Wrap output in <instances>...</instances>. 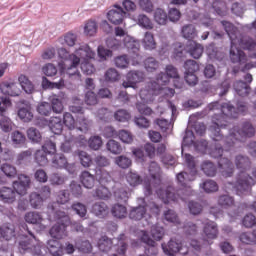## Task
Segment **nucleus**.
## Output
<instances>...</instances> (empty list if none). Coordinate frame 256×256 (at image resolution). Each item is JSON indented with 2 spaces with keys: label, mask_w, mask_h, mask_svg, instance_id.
I'll return each instance as SVG.
<instances>
[{
  "label": "nucleus",
  "mask_w": 256,
  "mask_h": 256,
  "mask_svg": "<svg viewBox=\"0 0 256 256\" xmlns=\"http://www.w3.org/2000/svg\"><path fill=\"white\" fill-rule=\"evenodd\" d=\"M80 182L86 189H93L95 187V176L89 171H83L80 174Z\"/></svg>",
  "instance_id": "obj_32"
},
{
  "label": "nucleus",
  "mask_w": 256,
  "mask_h": 256,
  "mask_svg": "<svg viewBox=\"0 0 256 256\" xmlns=\"http://www.w3.org/2000/svg\"><path fill=\"white\" fill-rule=\"evenodd\" d=\"M97 247L102 253H109V251H111V248L113 247V240H111L107 236H102L98 240Z\"/></svg>",
  "instance_id": "obj_36"
},
{
  "label": "nucleus",
  "mask_w": 256,
  "mask_h": 256,
  "mask_svg": "<svg viewBox=\"0 0 256 256\" xmlns=\"http://www.w3.org/2000/svg\"><path fill=\"white\" fill-rule=\"evenodd\" d=\"M116 37H124L123 41H119L115 38H109L106 40L107 47L110 49H127L128 53H130L132 59H136L137 62L141 61V55L139 54V42L133 40L130 36H125V30L121 27L115 28Z\"/></svg>",
  "instance_id": "obj_6"
},
{
  "label": "nucleus",
  "mask_w": 256,
  "mask_h": 256,
  "mask_svg": "<svg viewBox=\"0 0 256 256\" xmlns=\"http://www.w3.org/2000/svg\"><path fill=\"white\" fill-rule=\"evenodd\" d=\"M52 167L55 169H63L67 167V158L63 154H55L52 157Z\"/></svg>",
  "instance_id": "obj_42"
},
{
  "label": "nucleus",
  "mask_w": 256,
  "mask_h": 256,
  "mask_svg": "<svg viewBox=\"0 0 256 256\" xmlns=\"http://www.w3.org/2000/svg\"><path fill=\"white\" fill-rule=\"evenodd\" d=\"M94 197H97V199H109V197H111V192L109 191V188L99 186L95 189Z\"/></svg>",
  "instance_id": "obj_64"
},
{
  "label": "nucleus",
  "mask_w": 256,
  "mask_h": 256,
  "mask_svg": "<svg viewBox=\"0 0 256 256\" xmlns=\"http://www.w3.org/2000/svg\"><path fill=\"white\" fill-rule=\"evenodd\" d=\"M97 22L95 20H88L84 24V34L87 35V37H93L97 34Z\"/></svg>",
  "instance_id": "obj_45"
},
{
  "label": "nucleus",
  "mask_w": 256,
  "mask_h": 256,
  "mask_svg": "<svg viewBox=\"0 0 256 256\" xmlns=\"http://www.w3.org/2000/svg\"><path fill=\"white\" fill-rule=\"evenodd\" d=\"M207 109L208 111H220L219 114L212 116V125L209 128L213 141H221L223 139L221 129H227V127L231 125V123H229L230 119H236L239 113L245 115V113L249 111L247 103L243 101L237 102L236 109L230 103L219 104V102L208 104Z\"/></svg>",
  "instance_id": "obj_1"
},
{
  "label": "nucleus",
  "mask_w": 256,
  "mask_h": 256,
  "mask_svg": "<svg viewBox=\"0 0 256 256\" xmlns=\"http://www.w3.org/2000/svg\"><path fill=\"white\" fill-rule=\"evenodd\" d=\"M21 228L27 231V233L30 234L33 240L29 239L27 236H24L19 241L18 245L20 253H25V251H29L30 253H33V255H41V245H39V242H37V239L35 238V235H33V232L29 230V226L23 223L21 225Z\"/></svg>",
  "instance_id": "obj_11"
},
{
  "label": "nucleus",
  "mask_w": 256,
  "mask_h": 256,
  "mask_svg": "<svg viewBox=\"0 0 256 256\" xmlns=\"http://www.w3.org/2000/svg\"><path fill=\"white\" fill-rule=\"evenodd\" d=\"M251 137H255V127L249 121H244L240 124V128L238 126H234L229 130V135L219 141L227 147V149H231L232 147L237 148L241 147V143L245 141V139H251Z\"/></svg>",
  "instance_id": "obj_4"
},
{
  "label": "nucleus",
  "mask_w": 256,
  "mask_h": 256,
  "mask_svg": "<svg viewBox=\"0 0 256 256\" xmlns=\"http://www.w3.org/2000/svg\"><path fill=\"white\" fill-rule=\"evenodd\" d=\"M18 81L22 87V89L25 91V93L31 94L33 91H35V87L33 86V83L30 82L29 78L25 75H20L18 78Z\"/></svg>",
  "instance_id": "obj_43"
},
{
  "label": "nucleus",
  "mask_w": 256,
  "mask_h": 256,
  "mask_svg": "<svg viewBox=\"0 0 256 256\" xmlns=\"http://www.w3.org/2000/svg\"><path fill=\"white\" fill-rule=\"evenodd\" d=\"M0 91L3 95H9L10 97H19L21 90L17 87V84L13 82H3L0 85Z\"/></svg>",
  "instance_id": "obj_24"
},
{
  "label": "nucleus",
  "mask_w": 256,
  "mask_h": 256,
  "mask_svg": "<svg viewBox=\"0 0 256 256\" xmlns=\"http://www.w3.org/2000/svg\"><path fill=\"white\" fill-rule=\"evenodd\" d=\"M49 219L57 223L50 229V235L53 239H63L67 236V227L71 225V218L65 212L57 210V203L49 204L47 207Z\"/></svg>",
  "instance_id": "obj_5"
},
{
  "label": "nucleus",
  "mask_w": 256,
  "mask_h": 256,
  "mask_svg": "<svg viewBox=\"0 0 256 256\" xmlns=\"http://www.w3.org/2000/svg\"><path fill=\"white\" fill-rule=\"evenodd\" d=\"M212 9H214L215 13L220 17H225V15H227V6L223 1L215 0L212 3Z\"/></svg>",
  "instance_id": "obj_51"
},
{
  "label": "nucleus",
  "mask_w": 256,
  "mask_h": 256,
  "mask_svg": "<svg viewBox=\"0 0 256 256\" xmlns=\"http://www.w3.org/2000/svg\"><path fill=\"white\" fill-rule=\"evenodd\" d=\"M142 47L146 49V51H153V49H157V42H155V36L151 32H145L144 38L142 39Z\"/></svg>",
  "instance_id": "obj_31"
},
{
  "label": "nucleus",
  "mask_w": 256,
  "mask_h": 256,
  "mask_svg": "<svg viewBox=\"0 0 256 256\" xmlns=\"http://www.w3.org/2000/svg\"><path fill=\"white\" fill-rule=\"evenodd\" d=\"M47 155H49L46 151L37 150L35 153V161L40 167H45L47 163H49V160L47 159Z\"/></svg>",
  "instance_id": "obj_60"
},
{
  "label": "nucleus",
  "mask_w": 256,
  "mask_h": 256,
  "mask_svg": "<svg viewBox=\"0 0 256 256\" xmlns=\"http://www.w3.org/2000/svg\"><path fill=\"white\" fill-rule=\"evenodd\" d=\"M201 189H204L205 193H215V191H219V186L217 182L208 179L200 184Z\"/></svg>",
  "instance_id": "obj_56"
},
{
  "label": "nucleus",
  "mask_w": 256,
  "mask_h": 256,
  "mask_svg": "<svg viewBox=\"0 0 256 256\" xmlns=\"http://www.w3.org/2000/svg\"><path fill=\"white\" fill-rule=\"evenodd\" d=\"M186 49L189 55L193 57V59H200L204 51L203 45L193 40H189L187 42Z\"/></svg>",
  "instance_id": "obj_22"
},
{
  "label": "nucleus",
  "mask_w": 256,
  "mask_h": 256,
  "mask_svg": "<svg viewBox=\"0 0 256 256\" xmlns=\"http://www.w3.org/2000/svg\"><path fill=\"white\" fill-rule=\"evenodd\" d=\"M114 163H115V165L120 167V169H129L130 166L132 165L131 158H129V157L125 156V155L117 156L114 159Z\"/></svg>",
  "instance_id": "obj_50"
},
{
  "label": "nucleus",
  "mask_w": 256,
  "mask_h": 256,
  "mask_svg": "<svg viewBox=\"0 0 256 256\" xmlns=\"http://www.w3.org/2000/svg\"><path fill=\"white\" fill-rule=\"evenodd\" d=\"M203 225V241L206 245H213L214 239L219 237V226L212 220H204Z\"/></svg>",
  "instance_id": "obj_14"
},
{
  "label": "nucleus",
  "mask_w": 256,
  "mask_h": 256,
  "mask_svg": "<svg viewBox=\"0 0 256 256\" xmlns=\"http://www.w3.org/2000/svg\"><path fill=\"white\" fill-rule=\"evenodd\" d=\"M201 171H203L207 177H215V175H217V166H215L213 162L206 160L201 164Z\"/></svg>",
  "instance_id": "obj_34"
},
{
  "label": "nucleus",
  "mask_w": 256,
  "mask_h": 256,
  "mask_svg": "<svg viewBox=\"0 0 256 256\" xmlns=\"http://www.w3.org/2000/svg\"><path fill=\"white\" fill-rule=\"evenodd\" d=\"M44 198L37 192H32L29 196V202L33 209H41L43 206Z\"/></svg>",
  "instance_id": "obj_41"
},
{
  "label": "nucleus",
  "mask_w": 256,
  "mask_h": 256,
  "mask_svg": "<svg viewBox=\"0 0 256 256\" xmlns=\"http://www.w3.org/2000/svg\"><path fill=\"white\" fill-rule=\"evenodd\" d=\"M154 86H151V82L148 83V89L140 90V99H142L143 103H149L151 99H153V95H159L158 90H153Z\"/></svg>",
  "instance_id": "obj_33"
},
{
  "label": "nucleus",
  "mask_w": 256,
  "mask_h": 256,
  "mask_svg": "<svg viewBox=\"0 0 256 256\" xmlns=\"http://www.w3.org/2000/svg\"><path fill=\"white\" fill-rule=\"evenodd\" d=\"M11 141L15 147H21V145H25V141H27V138L25 137V134H23V132L16 130L11 134Z\"/></svg>",
  "instance_id": "obj_44"
},
{
  "label": "nucleus",
  "mask_w": 256,
  "mask_h": 256,
  "mask_svg": "<svg viewBox=\"0 0 256 256\" xmlns=\"http://www.w3.org/2000/svg\"><path fill=\"white\" fill-rule=\"evenodd\" d=\"M78 157L82 167H85L87 169L91 165H93V159L91 158V155H89V153L85 151H80L78 152Z\"/></svg>",
  "instance_id": "obj_58"
},
{
  "label": "nucleus",
  "mask_w": 256,
  "mask_h": 256,
  "mask_svg": "<svg viewBox=\"0 0 256 256\" xmlns=\"http://www.w3.org/2000/svg\"><path fill=\"white\" fill-rule=\"evenodd\" d=\"M221 25L226 31L227 35L230 37L231 45H235L239 35V30H237L233 23L229 21H221Z\"/></svg>",
  "instance_id": "obj_26"
},
{
  "label": "nucleus",
  "mask_w": 256,
  "mask_h": 256,
  "mask_svg": "<svg viewBox=\"0 0 256 256\" xmlns=\"http://www.w3.org/2000/svg\"><path fill=\"white\" fill-rule=\"evenodd\" d=\"M184 159L189 173L180 172L176 175V179L181 187H189V183L195 181V177H197V167L195 166V158L191 154H185Z\"/></svg>",
  "instance_id": "obj_10"
},
{
  "label": "nucleus",
  "mask_w": 256,
  "mask_h": 256,
  "mask_svg": "<svg viewBox=\"0 0 256 256\" xmlns=\"http://www.w3.org/2000/svg\"><path fill=\"white\" fill-rule=\"evenodd\" d=\"M182 35L185 39H195L197 30L193 24H188L182 27Z\"/></svg>",
  "instance_id": "obj_55"
},
{
  "label": "nucleus",
  "mask_w": 256,
  "mask_h": 256,
  "mask_svg": "<svg viewBox=\"0 0 256 256\" xmlns=\"http://www.w3.org/2000/svg\"><path fill=\"white\" fill-rule=\"evenodd\" d=\"M76 55H78L80 61L82 59L80 64L82 73L85 75H93V73H95V66L89 60L95 59V51H92L89 45L82 44L76 49Z\"/></svg>",
  "instance_id": "obj_9"
},
{
  "label": "nucleus",
  "mask_w": 256,
  "mask_h": 256,
  "mask_svg": "<svg viewBox=\"0 0 256 256\" xmlns=\"http://www.w3.org/2000/svg\"><path fill=\"white\" fill-rule=\"evenodd\" d=\"M145 81V74L141 71H130L126 74V80L123 81L122 86L124 89H135L137 83Z\"/></svg>",
  "instance_id": "obj_17"
},
{
  "label": "nucleus",
  "mask_w": 256,
  "mask_h": 256,
  "mask_svg": "<svg viewBox=\"0 0 256 256\" xmlns=\"http://www.w3.org/2000/svg\"><path fill=\"white\" fill-rule=\"evenodd\" d=\"M0 199L3 203H15L17 194L14 189L4 186L0 189Z\"/></svg>",
  "instance_id": "obj_25"
},
{
  "label": "nucleus",
  "mask_w": 256,
  "mask_h": 256,
  "mask_svg": "<svg viewBox=\"0 0 256 256\" xmlns=\"http://www.w3.org/2000/svg\"><path fill=\"white\" fill-rule=\"evenodd\" d=\"M218 169L223 177H231L235 171V166L233 165V162H231V160L228 158L221 157L218 160Z\"/></svg>",
  "instance_id": "obj_21"
},
{
  "label": "nucleus",
  "mask_w": 256,
  "mask_h": 256,
  "mask_svg": "<svg viewBox=\"0 0 256 256\" xmlns=\"http://www.w3.org/2000/svg\"><path fill=\"white\" fill-rule=\"evenodd\" d=\"M111 213L116 219H125L127 217V207L123 204H115L111 209Z\"/></svg>",
  "instance_id": "obj_40"
},
{
  "label": "nucleus",
  "mask_w": 256,
  "mask_h": 256,
  "mask_svg": "<svg viewBox=\"0 0 256 256\" xmlns=\"http://www.w3.org/2000/svg\"><path fill=\"white\" fill-rule=\"evenodd\" d=\"M58 55L60 59L64 60V64L62 66L63 71H66L69 77L81 79V74L77 70L79 63H81V58H79V55H77V50L75 51V54H69L67 49L60 48L58 50Z\"/></svg>",
  "instance_id": "obj_8"
},
{
  "label": "nucleus",
  "mask_w": 256,
  "mask_h": 256,
  "mask_svg": "<svg viewBox=\"0 0 256 256\" xmlns=\"http://www.w3.org/2000/svg\"><path fill=\"white\" fill-rule=\"evenodd\" d=\"M235 165L240 173L236 177V182H228L226 183V187L232 189V191H235L241 197V195L249 193L251 187L255 185L253 177L245 172L251 169V159L245 155H237L235 157Z\"/></svg>",
  "instance_id": "obj_3"
},
{
  "label": "nucleus",
  "mask_w": 256,
  "mask_h": 256,
  "mask_svg": "<svg viewBox=\"0 0 256 256\" xmlns=\"http://www.w3.org/2000/svg\"><path fill=\"white\" fill-rule=\"evenodd\" d=\"M126 181L130 187H137L143 183V179L137 172L130 171L126 174Z\"/></svg>",
  "instance_id": "obj_37"
},
{
  "label": "nucleus",
  "mask_w": 256,
  "mask_h": 256,
  "mask_svg": "<svg viewBox=\"0 0 256 256\" xmlns=\"http://www.w3.org/2000/svg\"><path fill=\"white\" fill-rule=\"evenodd\" d=\"M106 149L110 151L112 155H121L123 153V146L115 140H109L106 144Z\"/></svg>",
  "instance_id": "obj_46"
},
{
  "label": "nucleus",
  "mask_w": 256,
  "mask_h": 256,
  "mask_svg": "<svg viewBox=\"0 0 256 256\" xmlns=\"http://www.w3.org/2000/svg\"><path fill=\"white\" fill-rule=\"evenodd\" d=\"M191 145H194L195 151L197 153H201L202 155L207 153V149L209 147V143L206 140H199L195 142V135L193 134V131L186 129L182 141V156L183 152L185 151V147H189Z\"/></svg>",
  "instance_id": "obj_13"
},
{
  "label": "nucleus",
  "mask_w": 256,
  "mask_h": 256,
  "mask_svg": "<svg viewBox=\"0 0 256 256\" xmlns=\"http://www.w3.org/2000/svg\"><path fill=\"white\" fill-rule=\"evenodd\" d=\"M43 89H63L65 87V80L61 78L58 82H51L47 77H42Z\"/></svg>",
  "instance_id": "obj_38"
},
{
  "label": "nucleus",
  "mask_w": 256,
  "mask_h": 256,
  "mask_svg": "<svg viewBox=\"0 0 256 256\" xmlns=\"http://www.w3.org/2000/svg\"><path fill=\"white\" fill-rule=\"evenodd\" d=\"M239 239L245 245H253V243H256V231L244 232L239 236Z\"/></svg>",
  "instance_id": "obj_53"
},
{
  "label": "nucleus",
  "mask_w": 256,
  "mask_h": 256,
  "mask_svg": "<svg viewBox=\"0 0 256 256\" xmlns=\"http://www.w3.org/2000/svg\"><path fill=\"white\" fill-rule=\"evenodd\" d=\"M13 127H15L13 120L7 116L2 115V119H0V129L4 133H10V131H13Z\"/></svg>",
  "instance_id": "obj_49"
},
{
  "label": "nucleus",
  "mask_w": 256,
  "mask_h": 256,
  "mask_svg": "<svg viewBox=\"0 0 256 256\" xmlns=\"http://www.w3.org/2000/svg\"><path fill=\"white\" fill-rule=\"evenodd\" d=\"M124 17L125 12L123 11V8L118 5H114L113 8L107 13V19L110 21V23H113V25H120V23H123Z\"/></svg>",
  "instance_id": "obj_19"
},
{
  "label": "nucleus",
  "mask_w": 256,
  "mask_h": 256,
  "mask_svg": "<svg viewBox=\"0 0 256 256\" xmlns=\"http://www.w3.org/2000/svg\"><path fill=\"white\" fill-rule=\"evenodd\" d=\"M217 203L222 209H229L235 205V199L229 195H221L218 197Z\"/></svg>",
  "instance_id": "obj_48"
},
{
  "label": "nucleus",
  "mask_w": 256,
  "mask_h": 256,
  "mask_svg": "<svg viewBox=\"0 0 256 256\" xmlns=\"http://www.w3.org/2000/svg\"><path fill=\"white\" fill-rule=\"evenodd\" d=\"M49 128L54 135H61L63 132V121L60 117H53L50 119Z\"/></svg>",
  "instance_id": "obj_35"
},
{
  "label": "nucleus",
  "mask_w": 256,
  "mask_h": 256,
  "mask_svg": "<svg viewBox=\"0 0 256 256\" xmlns=\"http://www.w3.org/2000/svg\"><path fill=\"white\" fill-rule=\"evenodd\" d=\"M154 20L158 23V25H166L167 24V13L165 10L161 8H157L154 11Z\"/></svg>",
  "instance_id": "obj_61"
},
{
  "label": "nucleus",
  "mask_w": 256,
  "mask_h": 256,
  "mask_svg": "<svg viewBox=\"0 0 256 256\" xmlns=\"http://www.w3.org/2000/svg\"><path fill=\"white\" fill-rule=\"evenodd\" d=\"M150 179L144 182V195L149 197L153 195L155 191L156 195L163 201V203H179V201H185V198L181 196L183 190L175 191V188L169 186L165 190L161 188V167L157 162H151L148 168Z\"/></svg>",
  "instance_id": "obj_2"
},
{
  "label": "nucleus",
  "mask_w": 256,
  "mask_h": 256,
  "mask_svg": "<svg viewBox=\"0 0 256 256\" xmlns=\"http://www.w3.org/2000/svg\"><path fill=\"white\" fill-rule=\"evenodd\" d=\"M238 47H241V49H244L245 51H255L256 41L250 36H241L239 34L236 38V42L231 44L230 59L232 63H239L240 65H243L247 63V55L243 50L238 49Z\"/></svg>",
  "instance_id": "obj_7"
},
{
  "label": "nucleus",
  "mask_w": 256,
  "mask_h": 256,
  "mask_svg": "<svg viewBox=\"0 0 256 256\" xmlns=\"http://www.w3.org/2000/svg\"><path fill=\"white\" fill-rule=\"evenodd\" d=\"M184 69H185V74H195L197 71H199V65L197 64V61L195 60H187L184 63Z\"/></svg>",
  "instance_id": "obj_63"
},
{
  "label": "nucleus",
  "mask_w": 256,
  "mask_h": 256,
  "mask_svg": "<svg viewBox=\"0 0 256 256\" xmlns=\"http://www.w3.org/2000/svg\"><path fill=\"white\" fill-rule=\"evenodd\" d=\"M141 241L146 244L145 255L157 256V254L159 253V248H157V242L151 239L146 231H142Z\"/></svg>",
  "instance_id": "obj_18"
},
{
  "label": "nucleus",
  "mask_w": 256,
  "mask_h": 256,
  "mask_svg": "<svg viewBox=\"0 0 256 256\" xmlns=\"http://www.w3.org/2000/svg\"><path fill=\"white\" fill-rule=\"evenodd\" d=\"M144 67L148 73H153V71H157V69H159V61L153 57L146 58L144 60Z\"/></svg>",
  "instance_id": "obj_57"
},
{
  "label": "nucleus",
  "mask_w": 256,
  "mask_h": 256,
  "mask_svg": "<svg viewBox=\"0 0 256 256\" xmlns=\"http://www.w3.org/2000/svg\"><path fill=\"white\" fill-rule=\"evenodd\" d=\"M169 80L170 78L167 75V72H161L156 76V81L150 82V86L153 87V91H158V93H161V91H163V93H165L167 97H173V95H175V89L163 88V85H167V83H169Z\"/></svg>",
  "instance_id": "obj_15"
},
{
  "label": "nucleus",
  "mask_w": 256,
  "mask_h": 256,
  "mask_svg": "<svg viewBox=\"0 0 256 256\" xmlns=\"http://www.w3.org/2000/svg\"><path fill=\"white\" fill-rule=\"evenodd\" d=\"M17 115L21 121L24 123H29L33 121V112L31 111V105L26 104L23 107H20L17 111Z\"/></svg>",
  "instance_id": "obj_29"
},
{
  "label": "nucleus",
  "mask_w": 256,
  "mask_h": 256,
  "mask_svg": "<svg viewBox=\"0 0 256 256\" xmlns=\"http://www.w3.org/2000/svg\"><path fill=\"white\" fill-rule=\"evenodd\" d=\"M92 213L96 217L103 219L109 215V206L105 202H96L92 205Z\"/></svg>",
  "instance_id": "obj_27"
},
{
  "label": "nucleus",
  "mask_w": 256,
  "mask_h": 256,
  "mask_svg": "<svg viewBox=\"0 0 256 256\" xmlns=\"http://www.w3.org/2000/svg\"><path fill=\"white\" fill-rule=\"evenodd\" d=\"M113 115H114V119L116 121H119V123H127V121L131 119V114L129 113V111L125 109H120L116 111Z\"/></svg>",
  "instance_id": "obj_59"
},
{
  "label": "nucleus",
  "mask_w": 256,
  "mask_h": 256,
  "mask_svg": "<svg viewBox=\"0 0 256 256\" xmlns=\"http://www.w3.org/2000/svg\"><path fill=\"white\" fill-rule=\"evenodd\" d=\"M147 211H150L151 215L158 217V215L161 213V207L155 202H150L145 206L139 205L130 210L129 217L133 221H141V219L147 215Z\"/></svg>",
  "instance_id": "obj_12"
},
{
  "label": "nucleus",
  "mask_w": 256,
  "mask_h": 256,
  "mask_svg": "<svg viewBox=\"0 0 256 256\" xmlns=\"http://www.w3.org/2000/svg\"><path fill=\"white\" fill-rule=\"evenodd\" d=\"M47 249L53 256H63V245L59 240L50 239L47 241Z\"/></svg>",
  "instance_id": "obj_28"
},
{
  "label": "nucleus",
  "mask_w": 256,
  "mask_h": 256,
  "mask_svg": "<svg viewBox=\"0 0 256 256\" xmlns=\"http://www.w3.org/2000/svg\"><path fill=\"white\" fill-rule=\"evenodd\" d=\"M15 225L13 224H3L0 226V241H11V239H15Z\"/></svg>",
  "instance_id": "obj_23"
},
{
  "label": "nucleus",
  "mask_w": 256,
  "mask_h": 256,
  "mask_svg": "<svg viewBox=\"0 0 256 256\" xmlns=\"http://www.w3.org/2000/svg\"><path fill=\"white\" fill-rule=\"evenodd\" d=\"M89 127H91V122L85 117H79L77 119L76 131H81V133H88Z\"/></svg>",
  "instance_id": "obj_52"
},
{
  "label": "nucleus",
  "mask_w": 256,
  "mask_h": 256,
  "mask_svg": "<svg viewBox=\"0 0 256 256\" xmlns=\"http://www.w3.org/2000/svg\"><path fill=\"white\" fill-rule=\"evenodd\" d=\"M26 223L30 225H39V231H45L47 227L43 224V216L39 212H27L24 216Z\"/></svg>",
  "instance_id": "obj_20"
},
{
  "label": "nucleus",
  "mask_w": 256,
  "mask_h": 256,
  "mask_svg": "<svg viewBox=\"0 0 256 256\" xmlns=\"http://www.w3.org/2000/svg\"><path fill=\"white\" fill-rule=\"evenodd\" d=\"M187 46L183 45L180 42L173 44V57L174 59H183L187 55Z\"/></svg>",
  "instance_id": "obj_39"
},
{
  "label": "nucleus",
  "mask_w": 256,
  "mask_h": 256,
  "mask_svg": "<svg viewBox=\"0 0 256 256\" xmlns=\"http://www.w3.org/2000/svg\"><path fill=\"white\" fill-rule=\"evenodd\" d=\"M234 90L237 93V95H239V97H247V95L251 93V86H249L247 82L238 80L234 82Z\"/></svg>",
  "instance_id": "obj_30"
},
{
  "label": "nucleus",
  "mask_w": 256,
  "mask_h": 256,
  "mask_svg": "<svg viewBox=\"0 0 256 256\" xmlns=\"http://www.w3.org/2000/svg\"><path fill=\"white\" fill-rule=\"evenodd\" d=\"M163 215L165 221H168V223H174V225H179L181 223L175 210L168 209L163 213Z\"/></svg>",
  "instance_id": "obj_62"
},
{
  "label": "nucleus",
  "mask_w": 256,
  "mask_h": 256,
  "mask_svg": "<svg viewBox=\"0 0 256 256\" xmlns=\"http://www.w3.org/2000/svg\"><path fill=\"white\" fill-rule=\"evenodd\" d=\"M0 171L4 173L6 177H9L10 179H13L17 175V168L9 163H4L0 167Z\"/></svg>",
  "instance_id": "obj_54"
},
{
  "label": "nucleus",
  "mask_w": 256,
  "mask_h": 256,
  "mask_svg": "<svg viewBox=\"0 0 256 256\" xmlns=\"http://www.w3.org/2000/svg\"><path fill=\"white\" fill-rule=\"evenodd\" d=\"M161 246L165 255L175 256L177 253H181V255H187L189 253V248H183V244L177 239H170L167 244L162 243Z\"/></svg>",
  "instance_id": "obj_16"
},
{
  "label": "nucleus",
  "mask_w": 256,
  "mask_h": 256,
  "mask_svg": "<svg viewBox=\"0 0 256 256\" xmlns=\"http://www.w3.org/2000/svg\"><path fill=\"white\" fill-rule=\"evenodd\" d=\"M96 177L101 185H107V183H111V181H113V177L105 169L97 170Z\"/></svg>",
  "instance_id": "obj_47"
}]
</instances>
